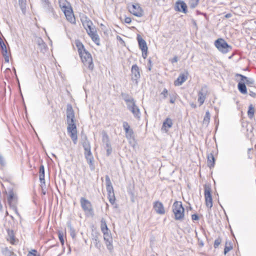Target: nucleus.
I'll return each mask as SVG.
<instances>
[{
    "instance_id": "1",
    "label": "nucleus",
    "mask_w": 256,
    "mask_h": 256,
    "mask_svg": "<svg viewBox=\"0 0 256 256\" xmlns=\"http://www.w3.org/2000/svg\"><path fill=\"white\" fill-rule=\"evenodd\" d=\"M76 46L82 62L89 70H92L94 68V64L90 54L85 50L81 42H76Z\"/></svg>"
},
{
    "instance_id": "2",
    "label": "nucleus",
    "mask_w": 256,
    "mask_h": 256,
    "mask_svg": "<svg viewBox=\"0 0 256 256\" xmlns=\"http://www.w3.org/2000/svg\"><path fill=\"white\" fill-rule=\"evenodd\" d=\"M172 212L174 215V219L176 220H182L184 218V208L181 202H175L172 205Z\"/></svg>"
},
{
    "instance_id": "3",
    "label": "nucleus",
    "mask_w": 256,
    "mask_h": 256,
    "mask_svg": "<svg viewBox=\"0 0 256 256\" xmlns=\"http://www.w3.org/2000/svg\"><path fill=\"white\" fill-rule=\"evenodd\" d=\"M7 201L10 207L14 210L18 216H20L17 209L18 202V196L12 190H10L8 192V196L7 198Z\"/></svg>"
},
{
    "instance_id": "4",
    "label": "nucleus",
    "mask_w": 256,
    "mask_h": 256,
    "mask_svg": "<svg viewBox=\"0 0 256 256\" xmlns=\"http://www.w3.org/2000/svg\"><path fill=\"white\" fill-rule=\"evenodd\" d=\"M80 203L81 207L86 214L92 216L94 215V208L90 201L84 197H82L80 199Z\"/></svg>"
},
{
    "instance_id": "5",
    "label": "nucleus",
    "mask_w": 256,
    "mask_h": 256,
    "mask_svg": "<svg viewBox=\"0 0 256 256\" xmlns=\"http://www.w3.org/2000/svg\"><path fill=\"white\" fill-rule=\"evenodd\" d=\"M214 44L216 48L224 54L227 53L232 50V46L222 38H218L216 40Z\"/></svg>"
},
{
    "instance_id": "6",
    "label": "nucleus",
    "mask_w": 256,
    "mask_h": 256,
    "mask_svg": "<svg viewBox=\"0 0 256 256\" xmlns=\"http://www.w3.org/2000/svg\"><path fill=\"white\" fill-rule=\"evenodd\" d=\"M209 94L210 91L208 90V87L206 85L202 86L198 94V101L200 104V106L203 104L205 101L206 96H208Z\"/></svg>"
},
{
    "instance_id": "7",
    "label": "nucleus",
    "mask_w": 256,
    "mask_h": 256,
    "mask_svg": "<svg viewBox=\"0 0 256 256\" xmlns=\"http://www.w3.org/2000/svg\"><path fill=\"white\" fill-rule=\"evenodd\" d=\"M204 198L206 206L211 208L212 206V200L211 194V188L209 186H204Z\"/></svg>"
},
{
    "instance_id": "8",
    "label": "nucleus",
    "mask_w": 256,
    "mask_h": 256,
    "mask_svg": "<svg viewBox=\"0 0 256 256\" xmlns=\"http://www.w3.org/2000/svg\"><path fill=\"white\" fill-rule=\"evenodd\" d=\"M68 132L70 133V137L71 138L74 144L77 143L78 136L77 130L76 123L68 124L67 128Z\"/></svg>"
},
{
    "instance_id": "9",
    "label": "nucleus",
    "mask_w": 256,
    "mask_h": 256,
    "mask_svg": "<svg viewBox=\"0 0 256 256\" xmlns=\"http://www.w3.org/2000/svg\"><path fill=\"white\" fill-rule=\"evenodd\" d=\"M130 12L135 16L141 17L143 16V10L138 4H132L128 6Z\"/></svg>"
},
{
    "instance_id": "10",
    "label": "nucleus",
    "mask_w": 256,
    "mask_h": 256,
    "mask_svg": "<svg viewBox=\"0 0 256 256\" xmlns=\"http://www.w3.org/2000/svg\"><path fill=\"white\" fill-rule=\"evenodd\" d=\"M109 231L102 232L104 234V239L106 246L107 248L109 250L110 253H112L114 250L112 245V238L108 232Z\"/></svg>"
},
{
    "instance_id": "11",
    "label": "nucleus",
    "mask_w": 256,
    "mask_h": 256,
    "mask_svg": "<svg viewBox=\"0 0 256 256\" xmlns=\"http://www.w3.org/2000/svg\"><path fill=\"white\" fill-rule=\"evenodd\" d=\"M137 40L138 41L140 48L142 51V56L146 58L147 56L148 46L146 41L138 34L137 36Z\"/></svg>"
},
{
    "instance_id": "12",
    "label": "nucleus",
    "mask_w": 256,
    "mask_h": 256,
    "mask_svg": "<svg viewBox=\"0 0 256 256\" xmlns=\"http://www.w3.org/2000/svg\"><path fill=\"white\" fill-rule=\"evenodd\" d=\"M102 142L106 145V155L109 156L112 152V148L110 141L109 137L106 132L102 133Z\"/></svg>"
},
{
    "instance_id": "13",
    "label": "nucleus",
    "mask_w": 256,
    "mask_h": 256,
    "mask_svg": "<svg viewBox=\"0 0 256 256\" xmlns=\"http://www.w3.org/2000/svg\"><path fill=\"white\" fill-rule=\"evenodd\" d=\"M140 77V69L136 64H134L131 69V78L133 82L138 84V80Z\"/></svg>"
},
{
    "instance_id": "14",
    "label": "nucleus",
    "mask_w": 256,
    "mask_h": 256,
    "mask_svg": "<svg viewBox=\"0 0 256 256\" xmlns=\"http://www.w3.org/2000/svg\"><path fill=\"white\" fill-rule=\"evenodd\" d=\"M128 110L131 112L133 114L134 118L137 119H140V112L139 108L136 104V102H134L132 104H128Z\"/></svg>"
},
{
    "instance_id": "15",
    "label": "nucleus",
    "mask_w": 256,
    "mask_h": 256,
    "mask_svg": "<svg viewBox=\"0 0 256 256\" xmlns=\"http://www.w3.org/2000/svg\"><path fill=\"white\" fill-rule=\"evenodd\" d=\"M123 128L126 132V137L128 140H131L134 138V132L133 130L130 128L128 122H124L122 124Z\"/></svg>"
},
{
    "instance_id": "16",
    "label": "nucleus",
    "mask_w": 256,
    "mask_h": 256,
    "mask_svg": "<svg viewBox=\"0 0 256 256\" xmlns=\"http://www.w3.org/2000/svg\"><path fill=\"white\" fill-rule=\"evenodd\" d=\"M85 158L87 160L88 163L89 164L91 170H94V158L91 152V150L88 151H84Z\"/></svg>"
},
{
    "instance_id": "17",
    "label": "nucleus",
    "mask_w": 256,
    "mask_h": 256,
    "mask_svg": "<svg viewBox=\"0 0 256 256\" xmlns=\"http://www.w3.org/2000/svg\"><path fill=\"white\" fill-rule=\"evenodd\" d=\"M188 72L182 73L180 74L178 78L174 81V84L176 86H180L182 84L188 79Z\"/></svg>"
},
{
    "instance_id": "18",
    "label": "nucleus",
    "mask_w": 256,
    "mask_h": 256,
    "mask_svg": "<svg viewBox=\"0 0 256 256\" xmlns=\"http://www.w3.org/2000/svg\"><path fill=\"white\" fill-rule=\"evenodd\" d=\"M154 208L156 213L158 214H163L165 213V210L162 204L158 201L154 203Z\"/></svg>"
},
{
    "instance_id": "19",
    "label": "nucleus",
    "mask_w": 256,
    "mask_h": 256,
    "mask_svg": "<svg viewBox=\"0 0 256 256\" xmlns=\"http://www.w3.org/2000/svg\"><path fill=\"white\" fill-rule=\"evenodd\" d=\"M63 12L67 20L70 22H74L75 18L73 14L72 8L70 7L68 9L64 10Z\"/></svg>"
},
{
    "instance_id": "20",
    "label": "nucleus",
    "mask_w": 256,
    "mask_h": 256,
    "mask_svg": "<svg viewBox=\"0 0 256 256\" xmlns=\"http://www.w3.org/2000/svg\"><path fill=\"white\" fill-rule=\"evenodd\" d=\"M66 107V120H74V113L72 105L68 104Z\"/></svg>"
},
{
    "instance_id": "21",
    "label": "nucleus",
    "mask_w": 256,
    "mask_h": 256,
    "mask_svg": "<svg viewBox=\"0 0 256 256\" xmlns=\"http://www.w3.org/2000/svg\"><path fill=\"white\" fill-rule=\"evenodd\" d=\"M172 120L170 118H166L163 122L162 129L164 130L165 132H167L168 130L172 128Z\"/></svg>"
},
{
    "instance_id": "22",
    "label": "nucleus",
    "mask_w": 256,
    "mask_h": 256,
    "mask_svg": "<svg viewBox=\"0 0 256 256\" xmlns=\"http://www.w3.org/2000/svg\"><path fill=\"white\" fill-rule=\"evenodd\" d=\"M187 6L186 3L183 2H176V10L178 11H182L184 13H186L187 12Z\"/></svg>"
},
{
    "instance_id": "23",
    "label": "nucleus",
    "mask_w": 256,
    "mask_h": 256,
    "mask_svg": "<svg viewBox=\"0 0 256 256\" xmlns=\"http://www.w3.org/2000/svg\"><path fill=\"white\" fill-rule=\"evenodd\" d=\"M100 234L97 233L92 234V240L94 242V244L95 246L100 250L101 248V244L99 240Z\"/></svg>"
},
{
    "instance_id": "24",
    "label": "nucleus",
    "mask_w": 256,
    "mask_h": 256,
    "mask_svg": "<svg viewBox=\"0 0 256 256\" xmlns=\"http://www.w3.org/2000/svg\"><path fill=\"white\" fill-rule=\"evenodd\" d=\"M121 96L126 102L127 106L135 102L134 99L126 93L122 92Z\"/></svg>"
},
{
    "instance_id": "25",
    "label": "nucleus",
    "mask_w": 256,
    "mask_h": 256,
    "mask_svg": "<svg viewBox=\"0 0 256 256\" xmlns=\"http://www.w3.org/2000/svg\"><path fill=\"white\" fill-rule=\"evenodd\" d=\"M106 188L108 192V194L110 192H114L113 186H112L110 178L108 175L106 176Z\"/></svg>"
},
{
    "instance_id": "26",
    "label": "nucleus",
    "mask_w": 256,
    "mask_h": 256,
    "mask_svg": "<svg viewBox=\"0 0 256 256\" xmlns=\"http://www.w3.org/2000/svg\"><path fill=\"white\" fill-rule=\"evenodd\" d=\"M43 6L46 10L47 12L52 14V16L53 18L55 19L58 18V16L56 14L53 8L51 6L50 3L48 4L44 5Z\"/></svg>"
},
{
    "instance_id": "27",
    "label": "nucleus",
    "mask_w": 256,
    "mask_h": 256,
    "mask_svg": "<svg viewBox=\"0 0 256 256\" xmlns=\"http://www.w3.org/2000/svg\"><path fill=\"white\" fill-rule=\"evenodd\" d=\"M59 6L62 11L70 7V3L66 0H59Z\"/></svg>"
},
{
    "instance_id": "28",
    "label": "nucleus",
    "mask_w": 256,
    "mask_h": 256,
    "mask_svg": "<svg viewBox=\"0 0 256 256\" xmlns=\"http://www.w3.org/2000/svg\"><path fill=\"white\" fill-rule=\"evenodd\" d=\"M82 25L86 31L90 30L94 26L92 22L87 18L82 21Z\"/></svg>"
},
{
    "instance_id": "29",
    "label": "nucleus",
    "mask_w": 256,
    "mask_h": 256,
    "mask_svg": "<svg viewBox=\"0 0 256 256\" xmlns=\"http://www.w3.org/2000/svg\"><path fill=\"white\" fill-rule=\"evenodd\" d=\"M215 160L212 154L210 153L208 155V166L211 168L214 165Z\"/></svg>"
},
{
    "instance_id": "30",
    "label": "nucleus",
    "mask_w": 256,
    "mask_h": 256,
    "mask_svg": "<svg viewBox=\"0 0 256 256\" xmlns=\"http://www.w3.org/2000/svg\"><path fill=\"white\" fill-rule=\"evenodd\" d=\"M39 178L41 183L45 184L44 180V168L43 165H41L39 170Z\"/></svg>"
},
{
    "instance_id": "31",
    "label": "nucleus",
    "mask_w": 256,
    "mask_h": 256,
    "mask_svg": "<svg viewBox=\"0 0 256 256\" xmlns=\"http://www.w3.org/2000/svg\"><path fill=\"white\" fill-rule=\"evenodd\" d=\"M238 89L240 92L242 94H247V90L244 82H240L238 84Z\"/></svg>"
},
{
    "instance_id": "32",
    "label": "nucleus",
    "mask_w": 256,
    "mask_h": 256,
    "mask_svg": "<svg viewBox=\"0 0 256 256\" xmlns=\"http://www.w3.org/2000/svg\"><path fill=\"white\" fill-rule=\"evenodd\" d=\"M92 41L98 46L100 45V38L97 34V32H95L90 36Z\"/></svg>"
},
{
    "instance_id": "33",
    "label": "nucleus",
    "mask_w": 256,
    "mask_h": 256,
    "mask_svg": "<svg viewBox=\"0 0 256 256\" xmlns=\"http://www.w3.org/2000/svg\"><path fill=\"white\" fill-rule=\"evenodd\" d=\"M100 228L102 232L110 231L108 228L106 221L104 218H102L100 220Z\"/></svg>"
},
{
    "instance_id": "34",
    "label": "nucleus",
    "mask_w": 256,
    "mask_h": 256,
    "mask_svg": "<svg viewBox=\"0 0 256 256\" xmlns=\"http://www.w3.org/2000/svg\"><path fill=\"white\" fill-rule=\"evenodd\" d=\"M254 108L252 104H250L248 106V116L250 119L254 118Z\"/></svg>"
},
{
    "instance_id": "35",
    "label": "nucleus",
    "mask_w": 256,
    "mask_h": 256,
    "mask_svg": "<svg viewBox=\"0 0 256 256\" xmlns=\"http://www.w3.org/2000/svg\"><path fill=\"white\" fill-rule=\"evenodd\" d=\"M210 114L208 110L206 112V114L203 120V124L208 126L210 120Z\"/></svg>"
},
{
    "instance_id": "36",
    "label": "nucleus",
    "mask_w": 256,
    "mask_h": 256,
    "mask_svg": "<svg viewBox=\"0 0 256 256\" xmlns=\"http://www.w3.org/2000/svg\"><path fill=\"white\" fill-rule=\"evenodd\" d=\"M200 0H190L188 4L190 8H194L198 4Z\"/></svg>"
},
{
    "instance_id": "37",
    "label": "nucleus",
    "mask_w": 256,
    "mask_h": 256,
    "mask_svg": "<svg viewBox=\"0 0 256 256\" xmlns=\"http://www.w3.org/2000/svg\"><path fill=\"white\" fill-rule=\"evenodd\" d=\"M108 198L110 202V204H113L115 202V196L114 192H110L108 193Z\"/></svg>"
},
{
    "instance_id": "38",
    "label": "nucleus",
    "mask_w": 256,
    "mask_h": 256,
    "mask_svg": "<svg viewBox=\"0 0 256 256\" xmlns=\"http://www.w3.org/2000/svg\"><path fill=\"white\" fill-rule=\"evenodd\" d=\"M8 240L12 244H15L14 236L12 231L8 232Z\"/></svg>"
},
{
    "instance_id": "39",
    "label": "nucleus",
    "mask_w": 256,
    "mask_h": 256,
    "mask_svg": "<svg viewBox=\"0 0 256 256\" xmlns=\"http://www.w3.org/2000/svg\"><path fill=\"white\" fill-rule=\"evenodd\" d=\"M82 146L84 150V151H88V150H90V146L89 142L87 140H85Z\"/></svg>"
},
{
    "instance_id": "40",
    "label": "nucleus",
    "mask_w": 256,
    "mask_h": 256,
    "mask_svg": "<svg viewBox=\"0 0 256 256\" xmlns=\"http://www.w3.org/2000/svg\"><path fill=\"white\" fill-rule=\"evenodd\" d=\"M2 252L4 256H10L13 252L10 250L8 248H5L2 250Z\"/></svg>"
},
{
    "instance_id": "41",
    "label": "nucleus",
    "mask_w": 256,
    "mask_h": 256,
    "mask_svg": "<svg viewBox=\"0 0 256 256\" xmlns=\"http://www.w3.org/2000/svg\"><path fill=\"white\" fill-rule=\"evenodd\" d=\"M0 46L1 47V49L2 50V54H4V52L6 51H7L6 47V44H4V42L2 41V40L0 38Z\"/></svg>"
},
{
    "instance_id": "42",
    "label": "nucleus",
    "mask_w": 256,
    "mask_h": 256,
    "mask_svg": "<svg viewBox=\"0 0 256 256\" xmlns=\"http://www.w3.org/2000/svg\"><path fill=\"white\" fill-rule=\"evenodd\" d=\"M222 242V238L220 237H218V238H216L215 240H214V246L215 248H218V246H219V245Z\"/></svg>"
},
{
    "instance_id": "43",
    "label": "nucleus",
    "mask_w": 256,
    "mask_h": 256,
    "mask_svg": "<svg viewBox=\"0 0 256 256\" xmlns=\"http://www.w3.org/2000/svg\"><path fill=\"white\" fill-rule=\"evenodd\" d=\"M232 248V246L229 244V246H227V242L226 244V246L224 249V254H226L228 252H230Z\"/></svg>"
},
{
    "instance_id": "44",
    "label": "nucleus",
    "mask_w": 256,
    "mask_h": 256,
    "mask_svg": "<svg viewBox=\"0 0 256 256\" xmlns=\"http://www.w3.org/2000/svg\"><path fill=\"white\" fill-rule=\"evenodd\" d=\"M168 91L166 88H164L163 91L161 92L160 96H162L163 99H165L168 96Z\"/></svg>"
},
{
    "instance_id": "45",
    "label": "nucleus",
    "mask_w": 256,
    "mask_h": 256,
    "mask_svg": "<svg viewBox=\"0 0 256 256\" xmlns=\"http://www.w3.org/2000/svg\"><path fill=\"white\" fill-rule=\"evenodd\" d=\"M28 256H40L39 254H37V251L35 250H32L31 251L29 252L28 254Z\"/></svg>"
},
{
    "instance_id": "46",
    "label": "nucleus",
    "mask_w": 256,
    "mask_h": 256,
    "mask_svg": "<svg viewBox=\"0 0 256 256\" xmlns=\"http://www.w3.org/2000/svg\"><path fill=\"white\" fill-rule=\"evenodd\" d=\"M86 32H87L88 35L90 36H92V34H93L95 32H96V27L94 26L92 28H91L90 30H88L86 31Z\"/></svg>"
},
{
    "instance_id": "47",
    "label": "nucleus",
    "mask_w": 256,
    "mask_h": 256,
    "mask_svg": "<svg viewBox=\"0 0 256 256\" xmlns=\"http://www.w3.org/2000/svg\"><path fill=\"white\" fill-rule=\"evenodd\" d=\"M26 0H18L19 4L22 10L25 8Z\"/></svg>"
},
{
    "instance_id": "48",
    "label": "nucleus",
    "mask_w": 256,
    "mask_h": 256,
    "mask_svg": "<svg viewBox=\"0 0 256 256\" xmlns=\"http://www.w3.org/2000/svg\"><path fill=\"white\" fill-rule=\"evenodd\" d=\"M58 238L62 245L64 244V234L62 232H58Z\"/></svg>"
},
{
    "instance_id": "49",
    "label": "nucleus",
    "mask_w": 256,
    "mask_h": 256,
    "mask_svg": "<svg viewBox=\"0 0 256 256\" xmlns=\"http://www.w3.org/2000/svg\"><path fill=\"white\" fill-rule=\"evenodd\" d=\"M236 76H240V80L242 82H246V80H247L248 78L247 77H246V76H244L241 74H236Z\"/></svg>"
},
{
    "instance_id": "50",
    "label": "nucleus",
    "mask_w": 256,
    "mask_h": 256,
    "mask_svg": "<svg viewBox=\"0 0 256 256\" xmlns=\"http://www.w3.org/2000/svg\"><path fill=\"white\" fill-rule=\"evenodd\" d=\"M245 82L247 85L252 86L254 84V80L252 78H248Z\"/></svg>"
},
{
    "instance_id": "51",
    "label": "nucleus",
    "mask_w": 256,
    "mask_h": 256,
    "mask_svg": "<svg viewBox=\"0 0 256 256\" xmlns=\"http://www.w3.org/2000/svg\"><path fill=\"white\" fill-rule=\"evenodd\" d=\"M2 56H4V58L5 62H9V58H8V51H6L4 52V54H2Z\"/></svg>"
},
{
    "instance_id": "52",
    "label": "nucleus",
    "mask_w": 256,
    "mask_h": 256,
    "mask_svg": "<svg viewBox=\"0 0 256 256\" xmlns=\"http://www.w3.org/2000/svg\"><path fill=\"white\" fill-rule=\"evenodd\" d=\"M38 44L40 46L42 47V46L44 47L45 44L42 39L39 38L38 40Z\"/></svg>"
},
{
    "instance_id": "53",
    "label": "nucleus",
    "mask_w": 256,
    "mask_h": 256,
    "mask_svg": "<svg viewBox=\"0 0 256 256\" xmlns=\"http://www.w3.org/2000/svg\"><path fill=\"white\" fill-rule=\"evenodd\" d=\"M192 218L194 220H196L199 219V217L198 214H194L192 216Z\"/></svg>"
},
{
    "instance_id": "54",
    "label": "nucleus",
    "mask_w": 256,
    "mask_h": 256,
    "mask_svg": "<svg viewBox=\"0 0 256 256\" xmlns=\"http://www.w3.org/2000/svg\"><path fill=\"white\" fill-rule=\"evenodd\" d=\"M0 164L2 165V166H4V158H3V156L0 154Z\"/></svg>"
},
{
    "instance_id": "55",
    "label": "nucleus",
    "mask_w": 256,
    "mask_h": 256,
    "mask_svg": "<svg viewBox=\"0 0 256 256\" xmlns=\"http://www.w3.org/2000/svg\"><path fill=\"white\" fill-rule=\"evenodd\" d=\"M132 22V20L129 17H126L125 18H124V22L126 23H127V24H130Z\"/></svg>"
},
{
    "instance_id": "56",
    "label": "nucleus",
    "mask_w": 256,
    "mask_h": 256,
    "mask_svg": "<svg viewBox=\"0 0 256 256\" xmlns=\"http://www.w3.org/2000/svg\"><path fill=\"white\" fill-rule=\"evenodd\" d=\"M178 57L177 56H174L173 58H172L171 60H170V62L172 64L173 63H174V62H178Z\"/></svg>"
},
{
    "instance_id": "57",
    "label": "nucleus",
    "mask_w": 256,
    "mask_h": 256,
    "mask_svg": "<svg viewBox=\"0 0 256 256\" xmlns=\"http://www.w3.org/2000/svg\"><path fill=\"white\" fill-rule=\"evenodd\" d=\"M68 126V124L75 123V120H66Z\"/></svg>"
},
{
    "instance_id": "58",
    "label": "nucleus",
    "mask_w": 256,
    "mask_h": 256,
    "mask_svg": "<svg viewBox=\"0 0 256 256\" xmlns=\"http://www.w3.org/2000/svg\"><path fill=\"white\" fill-rule=\"evenodd\" d=\"M198 244L200 247H202L204 246L203 242L202 240H200V239L198 240Z\"/></svg>"
},
{
    "instance_id": "59",
    "label": "nucleus",
    "mask_w": 256,
    "mask_h": 256,
    "mask_svg": "<svg viewBox=\"0 0 256 256\" xmlns=\"http://www.w3.org/2000/svg\"><path fill=\"white\" fill-rule=\"evenodd\" d=\"M249 94H250L251 96H252V97H253V98H255V97H256V93H254V92H252V91H250Z\"/></svg>"
},
{
    "instance_id": "60",
    "label": "nucleus",
    "mask_w": 256,
    "mask_h": 256,
    "mask_svg": "<svg viewBox=\"0 0 256 256\" xmlns=\"http://www.w3.org/2000/svg\"><path fill=\"white\" fill-rule=\"evenodd\" d=\"M42 2L43 6L45 4H48L50 3L48 0H42Z\"/></svg>"
},
{
    "instance_id": "61",
    "label": "nucleus",
    "mask_w": 256,
    "mask_h": 256,
    "mask_svg": "<svg viewBox=\"0 0 256 256\" xmlns=\"http://www.w3.org/2000/svg\"><path fill=\"white\" fill-rule=\"evenodd\" d=\"M117 39L119 40L122 43H124V40L120 36H117Z\"/></svg>"
},
{
    "instance_id": "62",
    "label": "nucleus",
    "mask_w": 256,
    "mask_h": 256,
    "mask_svg": "<svg viewBox=\"0 0 256 256\" xmlns=\"http://www.w3.org/2000/svg\"><path fill=\"white\" fill-rule=\"evenodd\" d=\"M70 235L72 236V238H74V236H75V234H74V230H71V232H70Z\"/></svg>"
},
{
    "instance_id": "63",
    "label": "nucleus",
    "mask_w": 256,
    "mask_h": 256,
    "mask_svg": "<svg viewBox=\"0 0 256 256\" xmlns=\"http://www.w3.org/2000/svg\"><path fill=\"white\" fill-rule=\"evenodd\" d=\"M175 102V99L173 98H171L170 100V102L171 104H174Z\"/></svg>"
},
{
    "instance_id": "64",
    "label": "nucleus",
    "mask_w": 256,
    "mask_h": 256,
    "mask_svg": "<svg viewBox=\"0 0 256 256\" xmlns=\"http://www.w3.org/2000/svg\"><path fill=\"white\" fill-rule=\"evenodd\" d=\"M231 16V14H226V16H225V17L226 18H229Z\"/></svg>"
}]
</instances>
